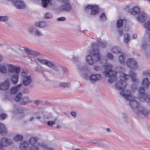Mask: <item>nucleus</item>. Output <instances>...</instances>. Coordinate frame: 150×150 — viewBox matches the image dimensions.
Listing matches in <instances>:
<instances>
[{
    "label": "nucleus",
    "mask_w": 150,
    "mask_h": 150,
    "mask_svg": "<svg viewBox=\"0 0 150 150\" xmlns=\"http://www.w3.org/2000/svg\"><path fill=\"white\" fill-rule=\"evenodd\" d=\"M129 78V75L123 73H121L120 80L117 81L115 84V88L121 90L120 92V95L129 101L130 106L137 115L147 116L148 114L147 110L144 107L140 105L139 103L135 100V98L132 94L130 91L125 90L127 85L126 81L128 80Z\"/></svg>",
    "instance_id": "1"
},
{
    "label": "nucleus",
    "mask_w": 150,
    "mask_h": 150,
    "mask_svg": "<svg viewBox=\"0 0 150 150\" xmlns=\"http://www.w3.org/2000/svg\"><path fill=\"white\" fill-rule=\"evenodd\" d=\"M38 138L36 137H32L29 139L28 142L30 145L29 150H53L46 144L38 142Z\"/></svg>",
    "instance_id": "2"
},
{
    "label": "nucleus",
    "mask_w": 150,
    "mask_h": 150,
    "mask_svg": "<svg viewBox=\"0 0 150 150\" xmlns=\"http://www.w3.org/2000/svg\"><path fill=\"white\" fill-rule=\"evenodd\" d=\"M112 66L110 64H107L105 66V71L103 75L108 77V82L110 83H112L117 79V72L112 70Z\"/></svg>",
    "instance_id": "3"
},
{
    "label": "nucleus",
    "mask_w": 150,
    "mask_h": 150,
    "mask_svg": "<svg viewBox=\"0 0 150 150\" xmlns=\"http://www.w3.org/2000/svg\"><path fill=\"white\" fill-rule=\"evenodd\" d=\"M97 44L96 43H93L92 46L94 57H96V58H94L95 60L96 61H99L100 60L101 55L98 49V46H100L102 47H104L106 46V43L105 42L98 41Z\"/></svg>",
    "instance_id": "4"
},
{
    "label": "nucleus",
    "mask_w": 150,
    "mask_h": 150,
    "mask_svg": "<svg viewBox=\"0 0 150 150\" xmlns=\"http://www.w3.org/2000/svg\"><path fill=\"white\" fill-rule=\"evenodd\" d=\"M37 61L41 64L46 65L48 67L53 69L55 71H58V68L56 64L53 62H50L47 60L40 58H37L34 60V62L37 63Z\"/></svg>",
    "instance_id": "5"
},
{
    "label": "nucleus",
    "mask_w": 150,
    "mask_h": 150,
    "mask_svg": "<svg viewBox=\"0 0 150 150\" xmlns=\"http://www.w3.org/2000/svg\"><path fill=\"white\" fill-rule=\"evenodd\" d=\"M22 78V85L27 86L30 85L32 82V79L29 72L23 71L21 72Z\"/></svg>",
    "instance_id": "6"
},
{
    "label": "nucleus",
    "mask_w": 150,
    "mask_h": 150,
    "mask_svg": "<svg viewBox=\"0 0 150 150\" xmlns=\"http://www.w3.org/2000/svg\"><path fill=\"white\" fill-rule=\"evenodd\" d=\"M13 107V109L12 112L14 115H16L17 117L19 118H22L26 115V112L25 110H19L17 107L15 105H14Z\"/></svg>",
    "instance_id": "7"
},
{
    "label": "nucleus",
    "mask_w": 150,
    "mask_h": 150,
    "mask_svg": "<svg viewBox=\"0 0 150 150\" xmlns=\"http://www.w3.org/2000/svg\"><path fill=\"white\" fill-rule=\"evenodd\" d=\"M12 143V141L9 139L3 137L0 140V150H5V148Z\"/></svg>",
    "instance_id": "8"
},
{
    "label": "nucleus",
    "mask_w": 150,
    "mask_h": 150,
    "mask_svg": "<svg viewBox=\"0 0 150 150\" xmlns=\"http://www.w3.org/2000/svg\"><path fill=\"white\" fill-rule=\"evenodd\" d=\"M14 6L18 9H23L25 8V4L21 0H11Z\"/></svg>",
    "instance_id": "9"
},
{
    "label": "nucleus",
    "mask_w": 150,
    "mask_h": 150,
    "mask_svg": "<svg viewBox=\"0 0 150 150\" xmlns=\"http://www.w3.org/2000/svg\"><path fill=\"white\" fill-rule=\"evenodd\" d=\"M63 4L59 8L60 11H69L71 9V7L69 3V0H67L63 2Z\"/></svg>",
    "instance_id": "10"
},
{
    "label": "nucleus",
    "mask_w": 150,
    "mask_h": 150,
    "mask_svg": "<svg viewBox=\"0 0 150 150\" xmlns=\"http://www.w3.org/2000/svg\"><path fill=\"white\" fill-rule=\"evenodd\" d=\"M129 75L132 82L135 83L132 84L131 87L133 89H136L137 88L136 85L139 82L138 79L136 78V74L133 71H131L129 73Z\"/></svg>",
    "instance_id": "11"
},
{
    "label": "nucleus",
    "mask_w": 150,
    "mask_h": 150,
    "mask_svg": "<svg viewBox=\"0 0 150 150\" xmlns=\"http://www.w3.org/2000/svg\"><path fill=\"white\" fill-rule=\"evenodd\" d=\"M126 64L128 67L132 69H136L138 67L137 62L133 59H128L127 61Z\"/></svg>",
    "instance_id": "12"
},
{
    "label": "nucleus",
    "mask_w": 150,
    "mask_h": 150,
    "mask_svg": "<svg viewBox=\"0 0 150 150\" xmlns=\"http://www.w3.org/2000/svg\"><path fill=\"white\" fill-rule=\"evenodd\" d=\"M6 66L8 72L12 74L20 72V68L18 67L10 64H6Z\"/></svg>",
    "instance_id": "13"
},
{
    "label": "nucleus",
    "mask_w": 150,
    "mask_h": 150,
    "mask_svg": "<svg viewBox=\"0 0 150 150\" xmlns=\"http://www.w3.org/2000/svg\"><path fill=\"white\" fill-rule=\"evenodd\" d=\"M35 71L38 73H41L42 74L43 76L44 75V73L45 71L48 72L50 74H55L54 72L51 69H47L43 68L42 66H40L39 67H36L35 68Z\"/></svg>",
    "instance_id": "14"
},
{
    "label": "nucleus",
    "mask_w": 150,
    "mask_h": 150,
    "mask_svg": "<svg viewBox=\"0 0 150 150\" xmlns=\"http://www.w3.org/2000/svg\"><path fill=\"white\" fill-rule=\"evenodd\" d=\"M85 10L87 11L89 10H91V14L92 15H95L98 11V7L96 5H88L85 8Z\"/></svg>",
    "instance_id": "15"
},
{
    "label": "nucleus",
    "mask_w": 150,
    "mask_h": 150,
    "mask_svg": "<svg viewBox=\"0 0 150 150\" xmlns=\"http://www.w3.org/2000/svg\"><path fill=\"white\" fill-rule=\"evenodd\" d=\"M89 78L92 83H94L100 80L101 79V76L100 74H93L89 76Z\"/></svg>",
    "instance_id": "16"
},
{
    "label": "nucleus",
    "mask_w": 150,
    "mask_h": 150,
    "mask_svg": "<svg viewBox=\"0 0 150 150\" xmlns=\"http://www.w3.org/2000/svg\"><path fill=\"white\" fill-rule=\"evenodd\" d=\"M20 72L13 74L11 75L10 80L11 82L14 84H16L18 83Z\"/></svg>",
    "instance_id": "17"
},
{
    "label": "nucleus",
    "mask_w": 150,
    "mask_h": 150,
    "mask_svg": "<svg viewBox=\"0 0 150 150\" xmlns=\"http://www.w3.org/2000/svg\"><path fill=\"white\" fill-rule=\"evenodd\" d=\"M143 25L146 29L145 33L148 36V40L150 42V20L146 22ZM149 47H150V44Z\"/></svg>",
    "instance_id": "18"
},
{
    "label": "nucleus",
    "mask_w": 150,
    "mask_h": 150,
    "mask_svg": "<svg viewBox=\"0 0 150 150\" xmlns=\"http://www.w3.org/2000/svg\"><path fill=\"white\" fill-rule=\"evenodd\" d=\"M92 56L90 55H88L86 57V61L88 64L89 65H92L94 63V61H96L95 60L94 58L96 57H94V54L93 51V54Z\"/></svg>",
    "instance_id": "19"
},
{
    "label": "nucleus",
    "mask_w": 150,
    "mask_h": 150,
    "mask_svg": "<svg viewBox=\"0 0 150 150\" xmlns=\"http://www.w3.org/2000/svg\"><path fill=\"white\" fill-rule=\"evenodd\" d=\"M9 87V83L8 79L6 80L4 83L0 84V90H4L7 89Z\"/></svg>",
    "instance_id": "20"
},
{
    "label": "nucleus",
    "mask_w": 150,
    "mask_h": 150,
    "mask_svg": "<svg viewBox=\"0 0 150 150\" xmlns=\"http://www.w3.org/2000/svg\"><path fill=\"white\" fill-rule=\"evenodd\" d=\"M146 19V15L142 13L138 15L137 17V20L140 23H143Z\"/></svg>",
    "instance_id": "21"
},
{
    "label": "nucleus",
    "mask_w": 150,
    "mask_h": 150,
    "mask_svg": "<svg viewBox=\"0 0 150 150\" xmlns=\"http://www.w3.org/2000/svg\"><path fill=\"white\" fill-rule=\"evenodd\" d=\"M126 57V55L125 54L122 53H121L118 57L119 62L121 64H125Z\"/></svg>",
    "instance_id": "22"
},
{
    "label": "nucleus",
    "mask_w": 150,
    "mask_h": 150,
    "mask_svg": "<svg viewBox=\"0 0 150 150\" xmlns=\"http://www.w3.org/2000/svg\"><path fill=\"white\" fill-rule=\"evenodd\" d=\"M111 52L115 54H121L122 53V50L120 47L117 46H114L111 48Z\"/></svg>",
    "instance_id": "23"
},
{
    "label": "nucleus",
    "mask_w": 150,
    "mask_h": 150,
    "mask_svg": "<svg viewBox=\"0 0 150 150\" xmlns=\"http://www.w3.org/2000/svg\"><path fill=\"white\" fill-rule=\"evenodd\" d=\"M22 85V84H19L16 86L12 87L10 90L11 93L12 94H15L17 93Z\"/></svg>",
    "instance_id": "24"
},
{
    "label": "nucleus",
    "mask_w": 150,
    "mask_h": 150,
    "mask_svg": "<svg viewBox=\"0 0 150 150\" xmlns=\"http://www.w3.org/2000/svg\"><path fill=\"white\" fill-rule=\"evenodd\" d=\"M41 1L42 6L44 8L52 5V0H41Z\"/></svg>",
    "instance_id": "25"
},
{
    "label": "nucleus",
    "mask_w": 150,
    "mask_h": 150,
    "mask_svg": "<svg viewBox=\"0 0 150 150\" xmlns=\"http://www.w3.org/2000/svg\"><path fill=\"white\" fill-rule=\"evenodd\" d=\"M140 9L138 6H135L129 11V12L133 15H135L139 12Z\"/></svg>",
    "instance_id": "26"
},
{
    "label": "nucleus",
    "mask_w": 150,
    "mask_h": 150,
    "mask_svg": "<svg viewBox=\"0 0 150 150\" xmlns=\"http://www.w3.org/2000/svg\"><path fill=\"white\" fill-rule=\"evenodd\" d=\"M142 84L145 87L147 88L150 84V81L148 78H144L142 81Z\"/></svg>",
    "instance_id": "27"
},
{
    "label": "nucleus",
    "mask_w": 150,
    "mask_h": 150,
    "mask_svg": "<svg viewBox=\"0 0 150 150\" xmlns=\"http://www.w3.org/2000/svg\"><path fill=\"white\" fill-rule=\"evenodd\" d=\"M35 25L37 27L42 28L46 27L47 24L44 21L38 22L35 23Z\"/></svg>",
    "instance_id": "28"
},
{
    "label": "nucleus",
    "mask_w": 150,
    "mask_h": 150,
    "mask_svg": "<svg viewBox=\"0 0 150 150\" xmlns=\"http://www.w3.org/2000/svg\"><path fill=\"white\" fill-rule=\"evenodd\" d=\"M28 143L27 142L23 141L20 144V148L21 150H23L27 147L28 146Z\"/></svg>",
    "instance_id": "29"
},
{
    "label": "nucleus",
    "mask_w": 150,
    "mask_h": 150,
    "mask_svg": "<svg viewBox=\"0 0 150 150\" xmlns=\"http://www.w3.org/2000/svg\"><path fill=\"white\" fill-rule=\"evenodd\" d=\"M81 57V56L80 55H73L71 58L70 59L75 62H77L79 61Z\"/></svg>",
    "instance_id": "30"
},
{
    "label": "nucleus",
    "mask_w": 150,
    "mask_h": 150,
    "mask_svg": "<svg viewBox=\"0 0 150 150\" xmlns=\"http://www.w3.org/2000/svg\"><path fill=\"white\" fill-rule=\"evenodd\" d=\"M31 101L28 97H26L22 98L21 104L22 105H25L27 103H31Z\"/></svg>",
    "instance_id": "31"
},
{
    "label": "nucleus",
    "mask_w": 150,
    "mask_h": 150,
    "mask_svg": "<svg viewBox=\"0 0 150 150\" xmlns=\"http://www.w3.org/2000/svg\"><path fill=\"white\" fill-rule=\"evenodd\" d=\"M59 86L62 88H69L71 86V84L69 83L62 82L59 83Z\"/></svg>",
    "instance_id": "32"
},
{
    "label": "nucleus",
    "mask_w": 150,
    "mask_h": 150,
    "mask_svg": "<svg viewBox=\"0 0 150 150\" xmlns=\"http://www.w3.org/2000/svg\"><path fill=\"white\" fill-rule=\"evenodd\" d=\"M6 64L0 65V72L2 74H5L6 72Z\"/></svg>",
    "instance_id": "33"
},
{
    "label": "nucleus",
    "mask_w": 150,
    "mask_h": 150,
    "mask_svg": "<svg viewBox=\"0 0 150 150\" xmlns=\"http://www.w3.org/2000/svg\"><path fill=\"white\" fill-rule=\"evenodd\" d=\"M124 41L125 43H127L130 40V37L129 34L127 33H125L124 35Z\"/></svg>",
    "instance_id": "34"
},
{
    "label": "nucleus",
    "mask_w": 150,
    "mask_h": 150,
    "mask_svg": "<svg viewBox=\"0 0 150 150\" xmlns=\"http://www.w3.org/2000/svg\"><path fill=\"white\" fill-rule=\"evenodd\" d=\"M6 129L5 125L3 124L0 123V133L2 134L6 133Z\"/></svg>",
    "instance_id": "35"
},
{
    "label": "nucleus",
    "mask_w": 150,
    "mask_h": 150,
    "mask_svg": "<svg viewBox=\"0 0 150 150\" xmlns=\"http://www.w3.org/2000/svg\"><path fill=\"white\" fill-rule=\"evenodd\" d=\"M34 35L37 37H41L43 36V34L40 30L36 29Z\"/></svg>",
    "instance_id": "36"
},
{
    "label": "nucleus",
    "mask_w": 150,
    "mask_h": 150,
    "mask_svg": "<svg viewBox=\"0 0 150 150\" xmlns=\"http://www.w3.org/2000/svg\"><path fill=\"white\" fill-rule=\"evenodd\" d=\"M77 69L81 72L85 71L88 70V67L87 66H84L83 67L79 66Z\"/></svg>",
    "instance_id": "37"
},
{
    "label": "nucleus",
    "mask_w": 150,
    "mask_h": 150,
    "mask_svg": "<svg viewBox=\"0 0 150 150\" xmlns=\"http://www.w3.org/2000/svg\"><path fill=\"white\" fill-rule=\"evenodd\" d=\"M23 138V137L22 135L17 134L13 137V139L16 141H18L22 140Z\"/></svg>",
    "instance_id": "38"
},
{
    "label": "nucleus",
    "mask_w": 150,
    "mask_h": 150,
    "mask_svg": "<svg viewBox=\"0 0 150 150\" xmlns=\"http://www.w3.org/2000/svg\"><path fill=\"white\" fill-rule=\"evenodd\" d=\"M52 14L49 12H47L44 15V17L45 19H51L52 18Z\"/></svg>",
    "instance_id": "39"
},
{
    "label": "nucleus",
    "mask_w": 150,
    "mask_h": 150,
    "mask_svg": "<svg viewBox=\"0 0 150 150\" xmlns=\"http://www.w3.org/2000/svg\"><path fill=\"white\" fill-rule=\"evenodd\" d=\"M22 99V93H19L16 96L15 98V100L16 102L20 101L21 103Z\"/></svg>",
    "instance_id": "40"
},
{
    "label": "nucleus",
    "mask_w": 150,
    "mask_h": 150,
    "mask_svg": "<svg viewBox=\"0 0 150 150\" xmlns=\"http://www.w3.org/2000/svg\"><path fill=\"white\" fill-rule=\"evenodd\" d=\"M36 29V28L33 27H30L28 28V31L29 33L31 34H33L34 35Z\"/></svg>",
    "instance_id": "41"
},
{
    "label": "nucleus",
    "mask_w": 150,
    "mask_h": 150,
    "mask_svg": "<svg viewBox=\"0 0 150 150\" xmlns=\"http://www.w3.org/2000/svg\"><path fill=\"white\" fill-rule=\"evenodd\" d=\"M8 18L6 16H0V21L1 22H6L8 21Z\"/></svg>",
    "instance_id": "42"
},
{
    "label": "nucleus",
    "mask_w": 150,
    "mask_h": 150,
    "mask_svg": "<svg viewBox=\"0 0 150 150\" xmlns=\"http://www.w3.org/2000/svg\"><path fill=\"white\" fill-rule=\"evenodd\" d=\"M123 25V21L122 20L119 19L117 22V26L118 28H120Z\"/></svg>",
    "instance_id": "43"
},
{
    "label": "nucleus",
    "mask_w": 150,
    "mask_h": 150,
    "mask_svg": "<svg viewBox=\"0 0 150 150\" xmlns=\"http://www.w3.org/2000/svg\"><path fill=\"white\" fill-rule=\"evenodd\" d=\"M57 118H55L54 120L53 121H49L47 122V125L49 126L52 127V126L53 125L55 124V121L57 120Z\"/></svg>",
    "instance_id": "44"
},
{
    "label": "nucleus",
    "mask_w": 150,
    "mask_h": 150,
    "mask_svg": "<svg viewBox=\"0 0 150 150\" xmlns=\"http://www.w3.org/2000/svg\"><path fill=\"white\" fill-rule=\"evenodd\" d=\"M93 68L94 70L96 71H99L101 69V67L98 65H95Z\"/></svg>",
    "instance_id": "45"
},
{
    "label": "nucleus",
    "mask_w": 150,
    "mask_h": 150,
    "mask_svg": "<svg viewBox=\"0 0 150 150\" xmlns=\"http://www.w3.org/2000/svg\"><path fill=\"white\" fill-rule=\"evenodd\" d=\"M30 55L35 57L38 56L39 55V54L36 51L32 50V51L30 52Z\"/></svg>",
    "instance_id": "46"
},
{
    "label": "nucleus",
    "mask_w": 150,
    "mask_h": 150,
    "mask_svg": "<svg viewBox=\"0 0 150 150\" xmlns=\"http://www.w3.org/2000/svg\"><path fill=\"white\" fill-rule=\"evenodd\" d=\"M106 17L104 13H102L100 16V19L102 21H104L106 20Z\"/></svg>",
    "instance_id": "47"
},
{
    "label": "nucleus",
    "mask_w": 150,
    "mask_h": 150,
    "mask_svg": "<svg viewBox=\"0 0 150 150\" xmlns=\"http://www.w3.org/2000/svg\"><path fill=\"white\" fill-rule=\"evenodd\" d=\"M122 117L124 119L125 121L126 122L128 119V117L127 115L125 113H122L121 114Z\"/></svg>",
    "instance_id": "48"
},
{
    "label": "nucleus",
    "mask_w": 150,
    "mask_h": 150,
    "mask_svg": "<svg viewBox=\"0 0 150 150\" xmlns=\"http://www.w3.org/2000/svg\"><path fill=\"white\" fill-rule=\"evenodd\" d=\"M107 57L110 59H112L114 58L113 55L110 53H108L107 54Z\"/></svg>",
    "instance_id": "49"
},
{
    "label": "nucleus",
    "mask_w": 150,
    "mask_h": 150,
    "mask_svg": "<svg viewBox=\"0 0 150 150\" xmlns=\"http://www.w3.org/2000/svg\"><path fill=\"white\" fill-rule=\"evenodd\" d=\"M142 74L143 75L145 76H150V70L146 71L144 72Z\"/></svg>",
    "instance_id": "50"
},
{
    "label": "nucleus",
    "mask_w": 150,
    "mask_h": 150,
    "mask_svg": "<svg viewBox=\"0 0 150 150\" xmlns=\"http://www.w3.org/2000/svg\"><path fill=\"white\" fill-rule=\"evenodd\" d=\"M6 115L3 113L0 114V120H4L6 117Z\"/></svg>",
    "instance_id": "51"
},
{
    "label": "nucleus",
    "mask_w": 150,
    "mask_h": 150,
    "mask_svg": "<svg viewBox=\"0 0 150 150\" xmlns=\"http://www.w3.org/2000/svg\"><path fill=\"white\" fill-rule=\"evenodd\" d=\"M66 20L65 18L64 17H62L57 18V20L58 21H63Z\"/></svg>",
    "instance_id": "52"
},
{
    "label": "nucleus",
    "mask_w": 150,
    "mask_h": 150,
    "mask_svg": "<svg viewBox=\"0 0 150 150\" xmlns=\"http://www.w3.org/2000/svg\"><path fill=\"white\" fill-rule=\"evenodd\" d=\"M147 44L145 42H144L142 44L141 47L143 49L145 50L147 48Z\"/></svg>",
    "instance_id": "53"
},
{
    "label": "nucleus",
    "mask_w": 150,
    "mask_h": 150,
    "mask_svg": "<svg viewBox=\"0 0 150 150\" xmlns=\"http://www.w3.org/2000/svg\"><path fill=\"white\" fill-rule=\"evenodd\" d=\"M118 33L119 35L122 36L123 33V31L122 30L119 29L118 30Z\"/></svg>",
    "instance_id": "54"
},
{
    "label": "nucleus",
    "mask_w": 150,
    "mask_h": 150,
    "mask_svg": "<svg viewBox=\"0 0 150 150\" xmlns=\"http://www.w3.org/2000/svg\"><path fill=\"white\" fill-rule=\"evenodd\" d=\"M71 114L73 117H75L76 116V113L74 111H72L71 112Z\"/></svg>",
    "instance_id": "55"
},
{
    "label": "nucleus",
    "mask_w": 150,
    "mask_h": 150,
    "mask_svg": "<svg viewBox=\"0 0 150 150\" xmlns=\"http://www.w3.org/2000/svg\"><path fill=\"white\" fill-rule=\"evenodd\" d=\"M25 51L28 54H30V52L32 51V50L29 49H25Z\"/></svg>",
    "instance_id": "56"
},
{
    "label": "nucleus",
    "mask_w": 150,
    "mask_h": 150,
    "mask_svg": "<svg viewBox=\"0 0 150 150\" xmlns=\"http://www.w3.org/2000/svg\"><path fill=\"white\" fill-rule=\"evenodd\" d=\"M41 101L39 100H36L34 101V103L36 105H39Z\"/></svg>",
    "instance_id": "57"
},
{
    "label": "nucleus",
    "mask_w": 150,
    "mask_h": 150,
    "mask_svg": "<svg viewBox=\"0 0 150 150\" xmlns=\"http://www.w3.org/2000/svg\"><path fill=\"white\" fill-rule=\"evenodd\" d=\"M34 119V117H30L28 119V121L29 122H32L33 120Z\"/></svg>",
    "instance_id": "58"
},
{
    "label": "nucleus",
    "mask_w": 150,
    "mask_h": 150,
    "mask_svg": "<svg viewBox=\"0 0 150 150\" xmlns=\"http://www.w3.org/2000/svg\"><path fill=\"white\" fill-rule=\"evenodd\" d=\"M23 92L26 93H28L29 92L28 90L27 89H25L23 90Z\"/></svg>",
    "instance_id": "59"
},
{
    "label": "nucleus",
    "mask_w": 150,
    "mask_h": 150,
    "mask_svg": "<svg viewBox=\"0 0 150 150\" xmlns=\"http://www.w3.org/2000/svg\"><path fill=\"white\" fill-rule=\"evenodd\" d=\"M98 145L101 147H102L103 146V144L99 142L98 143Z\"/></svg>",
    "instance_id": "60"
},
{
    "label": "nucleus",
    "mask_w": 150,
    "mask_h": 150,
    "mask_svg": "<svg viewBox=\"0 0 150 150\" xmlns=\"http://www.w3.org/2000/svg\"><path fill=\"white\" fill-rule=\"evenodd\" d=\"M106 130L107 132H111V129L109 128H107L106 129Z\"/></svg>",
    "instance_id": "61"
},
{
    "label": "nucleus",
    "mask_w": 150,
    "mask_h": 150,
    "mask_svg": "<svg viewBox=\"0 0 150 150\" xmlns=\"http://www.w3.org/2000/svg\"><path fill=\"white\" fill-rule=\"evenodd\" d=\"M137 37V35L136 34H134L133 35L132 38L134 39H136Z\"/></svg>",
    "instance_id": "62"
},
{
    "label": "nucleus",
    "mask_w": 150,
    "mask_h": 150,
    "mask_svg": "<svg viewBox=\"0 0 150 150\" xmlns=\"http://www.w3.org/2000/svg\"><path fill=\"white\" fill-rule=\"evenodd\" d=\"M41 122L43 124H45L46 123V121L45 120H41Z\"/></svg>",
    "instance_id": "63"
},
{
    "label": "nucleus",
    "mask_w": 150,
    "mask_h": 150,
    "mask_svg": "<svg viewBox=\"0 0 150 150\" xmlns=\"http://www.w3.org/2000/svg\"><path fill=\"white\" fill-rule=\"evenodd\" d=\"M56 127L57 128H61V126L59 125H57Z\"/></svg>",
    "instance_id": "64"
}]
</instances>
